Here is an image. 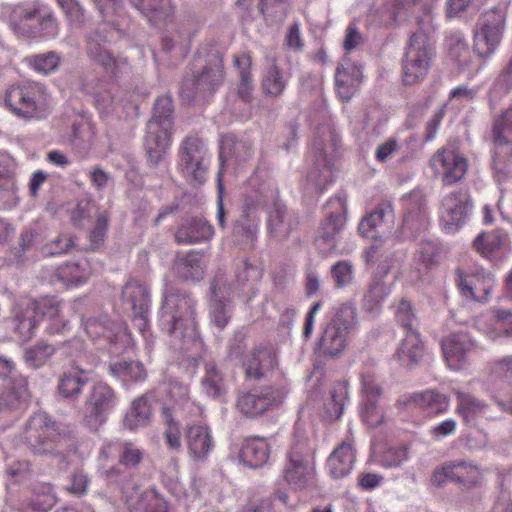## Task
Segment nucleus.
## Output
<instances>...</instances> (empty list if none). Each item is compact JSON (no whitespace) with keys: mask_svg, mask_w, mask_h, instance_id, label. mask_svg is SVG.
<instances>
[{"mask_svg":"<svg viewBox=\"0 0 512 512\" xmlns=\"http://www.w3.org/2000/svg\"><path fill=\"white\" fill-rule=\"evenodd\" d=\"M20 440L30 453L37 456L64 460L77 451V443L72 434L44 412L35 413L28 419Z\"/></svg>","mask_w":512,"mask_h":512,"instance_id":"1","label":"nucleus"},{"mask_svg":"<svg viewBox=\"0 0 512 512\" xmlns=\"http://www.w3.org/2000/svg\"><path fill=\"white\" fill-rule=\"evenodd\" d=\"M196 301L188 293H168L160 310V324L180 347L188 349L196 344L200 334L196 322Z\"/></svg>","mask_w":512,"mask_h":512,"instance_id":"2","label":"nucleus"},{"mask_svg":"<svg viewBox=\"0 0 512 512\" xmlns=\"http://www.w3.org/2000/svg\"><path fill=\"white\" fill-rule=\"evenodd\" d=\"M418 29L409 39L403 58V82L414 85L422 81L431 66L435 56L434 43L430 33L433 31L432 16L426 12L417 19Z\"/></svg>","mask_w":512,"mask_h":512,"instance_id":"3","label":"nucleus"},{"mask_svg":"<svg viewBox=\"0 0 512 512\" xmlns=\"http://www.w3.org/2000/svg\"><path fill=\"white\" fill-rule=\"evenodd\" d=\"M278 200L279 191L274 182L261 181L257 176H252L243 195L242 218L234 232L253 242L260 222L259 212L264 208L269 211Z\"/></svg>","mask_w":512,"mask_h":512,"instance_id":"4","label":"nucleus"},{"mask_svg":"<svg viewBox=\"0 0 512 512\" xmlns=\"http://www.w3.org/2000/svg\"><path fill=\"white\" fill-rule=\"evenodd\" d=\"M173 120L172 98L170 96L158 97L146 128L145 150L150 167H156L166 154L173 134Z\"/></svg>","mask_w":512,"mask_h":512,"instance_id":"5","label":"nucleus"},{"mask_svg":"<svg viewBox=\"0 0 512 512\" xmlns=\"http://www.w3.org/2000/svg\"><path fill=\"white\" fill-rule=\"evenodd\" d=\"M223 68L222 54L218 51L211 52L200 70L192 71L183 78L180 88L182 100L191 102L212 95L223 82Z\"/></svg>","mask_w":512,"mask_h":512,"instance_id":"6","label":"nucleus"},{"mask_svg":"<svg viewBox=\"0 0 512 512\" xmlns=\"http://www.w3.org/2000/svg\"><path fill=\"white\" fill-rule=\"evenodd\" d=\"M12 29L26 37H54L58 33L55 17L41 5H18L10 15Z\"/></svg>","mask_w":512,"mask_h":512,"instance_id":"7","label":"nucleus"},{"mask_svg":"<svg viewBox=\"0 0 512 512\" xmlns=\"http://www.w3.org/2000/svg\"><path fill=\"white\" fill-rule=\"evenodd\" d=\"M355 322L356 310L352 305L342 304L336 308L319 340L320 353L330 357L341 354L346 347L348 334L354 328Z\"/></svg>","mask_w":512,"mask_h":512,"instance_id":"8","label":"nucleus"},{"mask_svg":"<svg viewBox=\"0 0 512 512\" xmlns=\"http://www.w3.org/2000/svg\"><path fill=\"white\" fill-rule=\"evenodd\" d=\"M314 473V448L306 437L296 434L288 453L285 480L295 489H302L312 482Z\"/></svg>","mask_w":512,"mask_h":512,"instance_id":"9","label":"nucleus"},{"mask_svg":"<svg viewBox=\"0 0 512 512\" xmlns=\"http://www.w3.org/2000/svg\"><path fill=\"white\" fill-rule=\"evenodd\" d=\"M338 136L330 125H321L316 129L313 146L319 152L315 166L307 174V182L316 191L322 192L333 180V171L327 161L329 149H336Z\"/></svg>","mask_w":512,"mask_h":512,"instance_id":"10","label":"nucleus"},{"mask_svg":"<svg viewBox=\"0 0 512 512\" xmlns=\"http://www.w3.org/2000/svg\"><path fill=\"white\" fill-rule=\"evenodd\" d=\"M41 86L34 83L14 85L7 89L5 103L17 116L40 119L46 115V106L40 101Z\"/></svg>","mask_w":512,"mask_h":512,"instance_id":"11","label":"nucleus"},{"mask_svg":"<svg viewBox=\"0 0 512 512\" xmlns=\"http://www.w3.org/2000/svg\"><path fill=\"white\" fill-rule=\"evenodd\" d=\"M505 26V13L500 9L487 11L474 34V51L482 58L490 56L500 43Z\"/></svg>","mask_w":512,"mask_h":512,"instance_id":"12","label":"nucleus"},{"mask_svg":"<svg viewBox=\"0 0 512 512\" xmlns=\"http://www.w3.org/2000/svg\"><path fill=\"white\" fill-rule=\"evenodd\" d=\"M505 26V13L500 9L487 11L474 34V51L482 58L490 56L500 43Z\"/></svg>","mask_w":512,"mask_h":512,"instance_id":"13","label":"nucleus"},{"mask_svg":"<svg viewBox=\"0 0 512 512\" xmlns=\"http://www.w3.org/2000/svg\"><path fill=\"white\" fill-rule=\"evenodd\" d=\"M116 403V393L110 386L102 382L95 384L86 397L85 424L91 430L97 431L106 422Z\"/></svg>","mask_w":512,"mask_h":512,"instance_id":"14","label":"nucleus"},{"mask_svg":"<svg viewBox=\"0 0 512 512\" xmlns=\"http://www.w3.org/2000/svg\"><path fill=\"white\" fill-rule=\"evenodd\" d=\"M286 391L283 387L266 386L260 391H240L237 395L236 408L247 418H256L268 409L282 403Z\"/></svg>","mask_w":512,"mask_h":512,"instance_id":"15","label":"nucleus"},{"mask_svg":"<svg viewBox=\"0 0 512 512\" xmlns=\"http://www.w3.org/2000/svg\"><path fill=\"white\" fill-rule=\"evenodd\" d=\"M508 132H512V107L496 117L492 125V137L496 149L493 169L499 181L506 179L509 174L506 157L509 156L512 159V143H508L504 136Z\"/></svg>","mask_w":512,"mask_h":512,"instance_id":"16","label":"nucleus"},{"mask_svg":"<svg viewBox=\"0 0 512 512\" xmlns=\"http://www.w3.org/2000/svg\"><path fill=\"white\" fill-rule=\"evenodd\" d=\"M206 148L197 137H186L180 148V167L187 179L203 183L207 174Z\"/></svg>","mask_w":512,"mask_h":512,"instance_id":"17","label":"nucleus"},{"mask_svg":"<svg viewBox=\"0 0 512 512\" xmlns=\"http://www.w3.org/2000/svg\"><path fill=\"white\" fill-rule=\"evenodd\" d=\"M326 217L320 224L316 241L320 248L332 250L336 247V236L345 223L346 198L336 196L326 204Z\"/></svg>","mask_w":512,"mask_h":512,"instance_id":"18","label":"nucleus"},{"mask_svg":"<svg viewBox=\"0 0 512 512\" xmlns=\"http://www.w3.org/2000/svg\"><path fill=\"white\" fill-rule=\"evenodd\" d=\"M277 366L276 350L270 344L256 346L243 360L245 377L249 380L267 378Z\"/></svg>","mask_w":512,"mask_h":512,"instance_id":"19","label":"nucleus"},{"mask_svg":"<svg viewBox=\"0 0 512 512\" xmlns=\"http://www.w3.org/2000/svg\"><path fill=\"white\" fill-rule=\"evenodd\" d=\"M480 479L481 473L478 466L465 461L445 464L432 476V482L437 486H441L445 481H452L468 489L475 487Z\"/></svg>","mask_w":512,"mask_h":512,"instance_id":"20","label":"nucleus"},{"mask_svg":"<svg viewBox=\"0 0 512 512\" xmlns=\"http://www.w3.org/2000/svg\"><path fill=\"white\" fill-rule=\"evenodd\" d=\"M112 34V29L104 25L88 32L85 36L87 56L106 70H111L115 66V59L109 49Z\"/></svg>","mask_w":512,"mask_h":512,"instance_id":"21","label":"nucleus"},{"mask_svg":"<svg viewBox=\"0 0 512 512\" xmlns=\"http://www.w3.org/2000/svg\"><path fill=\"white\" fill-rule=\"evenodd\" d=\"M436 173L442 174L445 185H451L461 180L467 171L466 159L451 149L438 151L431 159Z\"/></svg>","mask_w":512,"mask_h":512,"instance_id":"22","label":"nucleus"},{"mask_svg":"<svg viewBox=\"0 0 512 512\" xmlns=\"http://www.w3.org/2000/svg\"><path fill=\"white\" fill-rule=\"evenodd\" d=\"M474 347L473 339L465 332L450 334L441 341L445 360L455 370L462 368Z\"/></svg>","mask_w":512,"mask_h":512,"instance_id":"23","label":"nucleus"},{"mask_svg":"<svg viewBox=\"0 0 512 512\" xmlns=\"http://www.w3.org/2000/svg\"><path fill=\"white\" fill-rule=\"evenodd\" d=\"M84 328L87 335L94 340L105 338L111 343H118L128 339L126 324L120 320L112 321L107 315L87 319Z\"/></svg>","mask_w":512,"mask_h":512,"instance_id":"24","label":"nucleus"},{"mask_svg":"<svg viewBox=\"0 0 512 512\" xmlns=\"http://www.w3.org/2000/svg\"><path fill=\"white\" fill-rule=\"evenodd\" d=\"M406 213L403 217V233L409 232L411 236H417L428 225L426 213V199L421 191H413L406 198Z\"/></svg>","mask_w":512,"mask_h":512,"instance_id":"25","label":"nucleus"},{"mask_svg":"<svg viewBox=\"0 0 512 512\" xmlns=\"http://www.w3.org/2000/svg\"><path fill=\"white\" fill-rule=\"evenodd\" d=\"M214 235L213 227L200 217L184 218L175 232V242L179 245H194L208 242Z\"/></svg>","mask_w":512,"mask_h":512,"instance_id":"26","label":"nucleus"},{"mask_svg":"<svg viewBox=\"0 0 512 512\" xmlns=\"http://www.w3.org/2000/svg\"><path fill=\"white\" fill-rule=\"evenodd\" d=\"M29 399L27 381L23 377H11L0 387V411L9 412L24 408Z\"/></svg>","mask_w":512,"mask_h":512,"instance_id":"27","label":"nucleus"},{"mask_svg":"<svg viewBox=\"0 0 512 512\" xmlns=\"http://www.w3.org/2000/svg\"><path fill=\"white\" fill-rule=\"evenodd\" d=\"M203 258V253L195 250L177 254L172 265L175 276L183 281L202 280L206 269Z\"/></svg>","mask_w":512,"mask_h":512,"instance_id":"28","label":"nucleus"},{"mask_svg":"<svg viewBox=\"0 0 512 512\" xmlns=\"http://www.w3.org/2000/svg\"><path fill=\"white\" fill-rule=\"evenodd\" d=\"M392 220L393 208L391 203L381 202L361 220L358 230L364 237L375 239L389 228L387 223Z\"/></svg>","mask_w":512,"mask_h":512,"instance_id":"29","label":"nucleus"},{"mask_svg":"<svg viewBox=\"0 0 512 512\" xmlns=\"http://www.w3.org/2000/svg\"><path fill=\"white\" fill-rule=\"evenodd\" d=\"M124 309L134 317L144 318L150 308L149 291L136 280L128 281L122 290Z\"/></svg>","mask_w":512,"mask_h":512,"instance_id":"30","label":"nucleus"},{"mask_svg":"<svg viewBox=\"0 0 512 512\" xmlns=\"http://www.w3.org/2000/svg\"><path fill=\"white\" fill-rule=\"evenodd\" d=\"M268 214L269 232L277 239L288 238L298 224L296 218L287 211L285 204L280 199L268 211Z\"/></svg>","mask_w":512,"mask_h":512,"instance_id":"31","label":"nucleus"},{"mask_svg":"<svg viewBox=\"0 0 512 512\" xmlns=\"http://www.w3.org/2000/svg\"><path fill=\"white\" fill-rule=\"evenodd\" d=\"M468 195L466 192L451 193L442 202L441 219L450 229H457L468 210Z\"/></svg>","mask_w":512,"mask_h":512,"instance_id":"32","label":"nucleus"},{"mask_svg":"<svg viewBox=\"0 0 512 512\" xmlns=\"http://www.w3.org/2000/svg\"><path fill=\"white\" fill-rule=\"evenodd\" d=\"M189 453L194 460H204L212 450L214 443L207 426L191 425L185 432Z\"/></svg>","mask_w":512,"mask_h":512,"instance_id":"33","label":"nucleus"},{"mask_svg":"<svg viewBox=\"0 0 512 512\" xmlns=\"http://www.w3.org/2000/svg\"><path fill=\"white\" fill-rule=\"evenodd\" d=\"M362 73L359 67L351 64L347 67L339 64L335 75V86L338 97L343 102H348L360 86Z\"/></svg>","mask_w":512,"mask_h":512,"instance_id":"34","label":"nucleus"},{"mask_svg":"<svg viewBox=\"0 0 512 512\" xmlns=\"http://www.w3.org/2000/svg\"><path fill=\"white\" fill-rule=\"evenodd\" d=\"M457 275V282L461 292L473 300H485L493 288V279L490 273L483 275L475 274L467 278L461 270H457Z\"/></svg>","mask_w":512,"mask_h":512,"instance_id":"35","label":"nucleus"},{"mask_svg":"<svg viewBox=\"0 0 512 512\" xmlns=\"http://www.w3.org/2000/svg\"><path fill=\"white\" fill-rule=\"evenodd\" d=\"M154 401L155 395L152 392L145 393L135 399L125 415L124 426L130 430L146 426L150 422Z\"/></svg>","mask_w":512,"mask_h":512,"instance_id":"36","label":"nucleus"},{"mask_svg":"<svg viewBox=\"0 0 512 512\" xmlns=\"http://www.w3.org/2000/svg\"><path fill=\"white\" fill-rule=\"evenodd\" d=\"M355 462V451L350 443H342L329 456L327 466L334 479L347 476Z\"/></svg>","mask_w":512,"mask_h":512,"instance_id":"37","label":"nucleus"},{"mask_svg":"<svg viewBox=\"0 0 512 512\" xmlns=\"http://www.w3.org/2000/svg\"><path fill=\"white\" fill-rule=\"evenodd\" d=\"M424 355V344L416 330L407 331L396 351L398 360L407 367L415 366Z\"/></svg>","mask_w":512,"mask_h":512,"instance_id":"38","label":"nucleus"},{"mask_svg":"<svg viewBox=\"0 0 512 512\" xmlns=\"http://www.w3.org/2000/svg\"><path fill=\"white\" fill-rule=\"evenodd\" d=\"M269 453V445L264 438H251L244 442L240 459L246 466L258 468L267 462Z\"/></svg>","mask_w":512,"mask_h":512,"instance_id":"39","label":"nucleus"},{"mask_svg":"<svg viewBox=\"0 0 512 512\" xmlns=\"http://www.w3.org/2000/svg\"><path fill=\"white\" fill-rule=\"evenodd\" d=\"M414 403L419 408L428 410L430 413L438 415L445 412L449 407V397L436 390H427L422 393H415L409 396L404 404Z\"/></svg>","mask_w":512,"mask_h":512,"instance_id":"40","label":"nucleus"},{"mask_svg":"<svg viewBox=\"0 0 512 512\" xmlns=\"http://www.w3.org/2000/svg\"><path fill=\"white\" fill-rule=\"evenodd\" d=\"M289 74L275 63V60L267 67L261 82V88L266 96L278 98L283 95Z\"/></svg>","mask_w":512,"mask_h":512,"instance_id":"41","label":"nucleus"},{"mask_svg":"<svg viewBox=\"0 0 512 512\" xmlns=\"http://www.w3.org/2000/svg\"><path fill=\"white\" fill-rule=\"evenodd\" d=\"M90 378L91 376L66 369L59 378L57 387L59 395L68 400H77Z\"/></svg>","mask_w":512,"mask_h":512,"instance_id":"42","label":"nucleus"},{"mask_svg":"<svg viewBox=\"0 0 512 512\" xmlns=\"http://www.w3.org/2000/svg\"><path fill=\"white\" fill-rule=\"evenodd\" d=\"M234 66L239 71L240 83L238 86V96L249 102L252 97L253 83H252V75H251V57L247 53H242L240 55H234L233 58Z\"/></svg>","mask_w":512,"mask_h":512,"instance_id":"43","label":"nucleus"},{"mask_svg":"<svg viewBox=\"0 0 512 512\" xmlns=\"http://www.w3.org/2000/svg\"><path fill=\"white\" fill-rule=\"evenodd\" d=\"M132 5L150 21L166 20L172 13L170 0H130Z\"/></svg>","mask_w":512,"mask_h":512,"instance_id":"44","label":"nucleus"},{"mask_svg":"<svg viewBox=\"0 0 512 512\" xmlns=\"http://www.w3.org/2000/svg\"><path fill=\"white\" fill-rule=\"evenodd\" d=\"M205 374L201 380V387L207 396L219 399L225 394V386L222 373L214 362H206Z\"/></svg>","mask_w":512,"mask_h":512,"instance_id":"45","label":"nucleus"},{"mask_svg":"<svg viewBox=\"0 0 512 512\" xmlns=\"http://www.w3.org/2000/svg\"><path fill=\"white\" fill-rule=\"evenodd\" d=\"M87 266V261L69 262L60 266L56 270L55 276L66 286L82 284L88 279L90 275V271L88 270Z\"/></svg>","mask_w":512,"mask_h":512,"instance_id":"46","label":"nucleus"},{"mask_svg":"<svg viewBox=\"0 0 512 512\" xmlns=\"http://www.w3.org/2000/svg\"><path fill=\"white\" fill-rule=\"evenodd\" d=\"M389 293L390 287L384 282L382 277L375 275L364 295V305L367 311L370 313L379 311Z\"/></svg>","mask_w":512,"mask_h":512,"instance_id":"47","label":"nucleus"},{"mask_svg":"<svg viewBox=\"0 0 512 512\" xmlns=\"http://www.w3.org/2000/svg\"><path fill=\"white\" fill-rule=\"evenodd\" d=\"M252 150L250 142L226 137L221 145L220 159L224 162L230 158H235L236 161L242 162L252 155Z\"/></svg>","mask_w":512,"mask_h":512,"instance_id":"48","label":"nucleus"},{"mask_svg":"<svg viewBox=\"0 0 512 512\" xmlns=\"http://www.w3.org/2000/svg\"><path fill=\"white\" fill-rule=\"evenodd\" d=\"M34 317L40 321L53 320L60 313V302L55 297H45L27 304Z\"/></svg>","mask_w":512,"mask_h":512,"instance_id":"49","label":"nucleus"},{"mask_svg":"<svg viewBox=\"0 0 512 512\" xmlns=\"http://www.w3.org/2000/svg\"><path fill=\"white\" fill-rule=\"evenodd\" d=\"M113 375L124 381H141L146 378V370L142 363L137 361H118L110 364Z\"/></svg>","mask_w":512,"mask_h":512,"instance_id":"50","label":"nucleus"},{"mask_svg":"<svg viewBox=\"0 0 512 512\" xmlns=\"http://www.w3.org/2000/svg\"><path fill=\"white\" fill-rule=\"evenodd\" d=\"M13 322L14 331L23 341H28L33 337L36 327L39 324L28 306L16 313Z\"/></svg>","mask_w":512,"mask_h":512,"instance_id":"51","label":"nucleus"},{"mask_svg":"<svg viewBox=\"0 0 512 512\" xmlns=\"http://www.w3.org/2000/svg\"><path fill=\"white\" fill-rule=\"evenodd\" d=\"M505 241V234L501 230L479 234L473 242L475 249L483 256L489 257L501 248Z\"/></svg>","mask_w":512,"mask_h":512,"instance_id":"52","label":"nucleus"},{"mask_svg":"<svg viewBox=\"0 0 512 512\" xmlns=\"http://www.w3.org/2000/svg\"><path fill=\"white\" fill-rule=\"evenodd\" d=\"M455 395L458 401L457 412L462 415L466 422H469L470 417L483 412L485 404L479 399L459 390H455Z\"/></svg>","mask_w":512,"mask_h":512,"instance_id":"53","label":"nucleus"},{"mask_svg":"<svg viewBox=\"0 0 512 512\" xmlns=\"http://www.w3.org/2000/svg\"><path fill=\"white\" fill-rule=\"evenodd\" d=\"M55 352L54 346L39 342L25 351L24 359L29 366L37 369L42 367Z\"/></svg>","mask_w":512,"mask_h":512,"instance_id":"54","label":"nucleus"},{"mask_svg":"<svg viewBox=\"0 0 512 512\" xmlns=\"http://www.w3.org/2000/svg\"><path fill=\"white\" fill-rule=\"evenodd\" d=\"M162 418L165 428V441L166 444L173 449H178L181 446L180 440V428L179 423L175 420L173 416V410L170 407L163 406L162 408Z\"/></svg>","mask_w":512,"mask_h":512,"instance_id":"55","label":"nucleus"},{"mask_svg":"<svg viewBox=\"0 0 512 512\" xmlns=\"http://www.w3.org/2000/svg\"><path fill=\"white\" fill-rule=\"evenodd\" d=\"M347 386V382H337L330 391L331 402L328 410L336 418H339L343 413L344 403L348 396Z\"/></svg>","mask_w":512,"mask_h":512,"instance_id":"56","label":"nucleus"},{"mask_svg":"<svg viewBox=\"0 0 512 512\" xmlns=\"http://www.w3.org/2000/svg\"><path fill=\"white\" fill-rule=\"evenodd\" d=\"M109 215L106 211L97 213L96 224L89 234L90 247L92 250L98 249L104 242L108 229Z\"/></svg>","mask_w":512,"mask_h":512,"instance_id":"57","label":"nucleus"},{"mask_svg":"<svg viewBox=\"0 0 512 512\" xmlns=\"http://www.w3.org/2000/svg\"><path fill=\"white\" fill-rule=\"evenodd\" d=\"M331 277L337 288L349 285L353 280V265L347 261H338L331 267Z\"/></svg>","mask_w":512,"mask_h":512,"instance_id":"58","label":"nucleus"},{"mask_svg":"<svg viewBox=\"0 0 512 512\" xmlns=\"http://www.w3.org/2000/svg\"><path fill=\"white\" fill-rule=\"evenodd\" d=\"M29 63L36 71L48 74L58 67L59 57L55 52H48L31 57Z\"/></svg>","mask_w":512,"mask_h":512,"instance_id":"59","label":"nucleus"},{"mask_svg":"<svg viewBox=\"0 0 512 512\" xmlns=\"http://www.w3.org/2000/svg\"><path fill=\"white\" fill-rule=\"evenodd\" d=\"M96 364L97 358L92 353L88 352L85 347L73 361H70V367L68 369L74 370L82 375L91 376Z\"/></svg>","mask_w":512,"mask_h":512,"instance_id":"60","label":"nucleus"},{"mask_svg":"<svg viewBox=\"0 0 512 512\" xmlns=\"http://www.w3.org/2000/svg\"><path fill=\"white\" fill-rule=\"evenodd\" d=\"M419 261L425 269L431 268L438 261L440 248L429 240H422L419 246Z\"/></svg>","mask_w":512,"mask_h":512,"instance_id":"61","label":"nucleus"},{"mask_svg":"<svg viewBox=\"0 0 512 512\" xmlns=\"http://www.w3.org/2000/svg\"><path fill=\"white\" fill-rule=\"evenodd\" d=\"M408 459L407 447H390L381 456V464L387 468L399 467Z\"/></svg>","mask_w":512,"mask_h":512,"instance_id":"62","label":"nucleus"},{"mask_svg":"<svg viewBox=\"0 0 512 512\" xmlns=\"http://www.w3.org/2000/svg\"><path fill=\"white\" fill-rule=\"evenodd\" d=\"M247 334L244 331H237L230 340L228 357L232 360H239L243 363L244 355L248 348Z\"/></svg>","mask_w":512,"mask_h":512,"instance_id":"63","label":"nucleus"},{"mask_svg":"<svg viewBox=\"0 0 512 512\" xmlns=\"http://www.w3.org/2000/svg\"><path fill=\"white\" fill-rule=\"evenodd\" d=\"M363 421L371 428L378 427L383 423V411L377 406L376 400L366 399L362 411Z\"/></svg>","mask_w":512,"mask_h":512,"instance_id":"64","label":"nucleus"}]
</instances>
